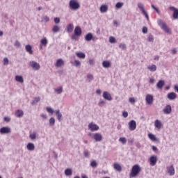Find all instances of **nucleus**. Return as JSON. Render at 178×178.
Here are the masks:
<instances>
[{"label":"nucleus","mask_w":178,"mask_h":178,"mask_svg":"<svg viewBox=\"0 0 178 178\" xmlns=\"http://www.w3.org/2000/svg\"><path fill=\"white\" fill-rule=\"evenodd\" d=\"M93 138L97 142L102 141V135L99 133H96L93 135Z\"/></svg>","instance_id":"ddd939ff"},{"label":"nucleus","mask_w":178,"mask_h":178,"mask_svg":"<svg viewBox=\"0 0 178 178\" xmlns=\"http://www.w3.org/2000/svg\"><path fill=\"white\" fill-rule=\"evenodd\" d=\"M150 165L155 166L156 165V162H158V157L156 156H152L150 157Z\"/></svg>","instance_id":"1a4fd4ad"},{"label":"nucleus","mask_w":178,"mask_h":178,"mask_svg":"<svg viewBox=\"0 0 178 178\" xmlns=\"http://www.w3.org/2000/svg\"><path fill=\"white\" fill-rule=\"evenodd\" d=\"M103 67H105V69H108L111 67V61L109 60H104L102 63Z\"/></svg>","instance_id":"a878e982"},{"label":"nucleus","mask_w":178,"mask_h":178,"mask_svg":"<svg viewBox=\"0 0 178 178\" xmlns=\"http://www.w3.org/2000/svg\"><path fill=\"white\" fill-rule=\"evenodd\" d=\"M177 95L175 93V92H172L168 94L167 98L170 99V101H173V99H176Z\"/></svg>","instance_id":"f8f14e48"},{"label":"nucleus","mask_w":178,"mask_h":178,"mask_svg":"<svg viewBox=\"0 0 178 178\" xmlns=\"http://www.w3.org/2000/svg\"><path fill=\"white\" fill-rule=\"evenodd\" d=\"M119 141H121L122 144H126V143H127V139L124 137H121L119 138Z\"/></svg>","instance_id":"49530a36"},{"label":"nucleus","mask_w":178,"mask_h":178,"mask_svg":"<svg viewBox=\"0 0 178 178\" xmlns=\"http://www.w3.org/2000/svg\"><path fill=\"white\" fill-rule=\"evenodd\" d=\"M154 126L159 130L161 129V127H162V122L159 120H156L154 121Z\"/></svg>","instance_id":"5701e85b"},{"label":"nucleus","mask_w":178,"mask_h":178,"mask_svg":"<svg viewBox=\"0 0 178 178\" xmlns=\"http://www.w3.org/2000/svg\"><path fill=\"white\" fill-rule=\"evenodd\" d=\"M49 126H54L55 124V118L51 117L49 120Z\"/></svg>","instance_id":"ea45409f"},{"label":"nucleus","mask_w":178,"mask_h":178,"mask_svg":"<svg viewBox=\"0 0 178 178\" xmlns=\"http://www.w3.org/2000/svg\"><path fill=\"white\" fill-rule=\"evenodd\" d=\"M10 128L8 127H3L0 129L1 134H9L10 133Z\"/></svg>","instance_id":"6e6552de"},{"label":"nucleus","mask_w":178,"mask_h":178,"mask_svg":"<svg viewBox=\"0 0 178 178\" xmlns=\"http://www.w3.org/2000/svg\"><path fill=\"white\" fill-rule=\"evenodd\" d=\"M65 176H72L73 175V170L71 168H67L65 170Z\"/></svg>","instance_id":"2f4dec72"},{"label":"nucleus","mask_w":178,"mask_h":178,"mask_svg":"<svg viewBox=\"0 0 178 178\" xmlns=\"http://www.w3.org/2000/svg\"><path fill=\"white\" fill-rule=\"evenodd\" d=\"M80 3L77 0H70L69 2V8L71 10H79Z\"/></svg>","instance_id":"f03ea898"},{"label":"nucleus","mask_w":178,"mask_h":178,"mask_svg":"<svg viewBox=\"0 0 178 178\" xmlns=\"http://www.w3.org/2000/svg\"><path fill=\"white\" fill-rule=\"evenodd\" d=\"M140 173H141V166L138 164L134 165L131 168L129 177H137Z\"/></svg>","instance_id":"f257e3e1"},{"label":"nucleus","mask_w":178,"mask_h":178,"mask_svg":"<svg viewBox=\"0 0 178 178\" xmlns=\"http://www.w3.org/2000/svg\"><path fill=\"white\" fill-rule=\"evenodd\" d=\"M163 87H165V81L159 80L156 84V88H159V90H162Z\"/></svg>","instance_id":"f3484780"},{"label":"nucleus","mask_w":178,"mask_h":178,"mask_svg":"<svg viewBox=\"0 0 178 178\" xmlns=\"http://www.w3.org/2000/svg\"><path fill=\"white\" fill-rule=\"evenodd\" d=\"M24 113L22 110H17L15 112L16 118H23Z\"/></svg>","instance_id":"7c9ffc66"},{"label":"nucleus","mask_w":178,"mask_h":178,"mask_svg":"<svg viewBox=\"0 0 178 178\" xmlns=\"http://www.w3.org/2000/svg\"><path fill=\"white\" fill-rule=\"evenodd\" d=\"M46 111L48 113H51V115H54V112H55L51 107H46Z\"/></svg>","instance_id":"4c0bfd02"},{"label":"nucleus","mask_w":178,"mask_h":178,"mask_svg":"<svg viewBox=\"0 0 178 178\" xmlns=\"http://www.w3.org/2000/svg\"><path fill=\"white\" fill-rule=\"evenodd\" d=\"M40 42L42 45H43V47H47V45L48 44V40L47 39V38H44L40 40Z\"/></svg>","instance_id":"72a5a7b5"},{"label":"nucleus","mask_w":178,"mask_h":178,"mask_svg":"<svg viewBox=\"0 0 178 178\" xmlns=\"http://www.w3.org/2000/svg\"><path fill=\"white\" fill-rule=\"evenodd\" d=\"M99 104H100L102 105H105L106 102L104 100H100Z\"/></svg>","instance_id":"338daca9"},{"label":"nucleus","mask_w":178,"mask_h":178,"mask_svg":"<svg viewBox=\"0 0 178 178\" xmlns=\"http://www.w3.org/2000/svg\"><path fill=\"white\" fill-rule=\"evenodd\" d=\"M109 42H111V44H116V39L115 38V37L111 36L109 38Z\"/></svg>","instance_id":"79ce46f5"},{"label":"nucleus","mask_w":178,"mask_h":178,"mask_svg":"<svg viewBox=\"0 0 178 178\" xmlns=\"http://www.w3.org/2000/svg\"><path fill=\"white\" fill-rule=\"evenodd\" d=\"M14 45H15V47H16V48H19L20 47V42L19 41L16 40Z\"/></svg>","instance_id":"4d7b16f0"},{"label":"nucleus","mask_w":178,"mask_h":178,"mask_svg":"<svg viewBox=\"0 0 178 178\" xmlns=\"http://www.w3.org/2000/svg\"><path fill=\"white\" fill-rule=\"evenodd\" d=\"M152 9H154V10H156V12L157 13H159V9H158V8H156V6H154V4H152Z\"/></svg>","instance_id":"680f3d73"},{"label":"nucleus","mask_w":178,"mask_h":178,"mask_svg":"<svg viewBox=\"0 0 178 178\" xmlns=\"http://www.w3.org/2000/svg\"><path fill=\"white\" fill-rule=\"evenodd\" d=\"M36 137H37V134H35V132H33V134H31L29 135V138H31V140H35Z\"/></svg>","instance_id":"a19ab883"},{"label":"nucleus","mask_w":178,"mask_h":178,"mask_svg":"<svg viewBox=\"0 0 178 178\" xmlns=\"http://www.w3.org/2000/svg\"><path fill=\"white\" fill-rule=\"evenodd\" d=\"M75 35L80 37L82 34L81 28L80 26H76L74 31Z\"/></svg>","instance_id":"2eb2a0df"},{"label":"nucleus","mask_w":178,"mask_h":178,"mask_svg":"<svg viewBox=\"0 0 178 178\" xmlns=\"http://www.w3.org/2000/svg\"><path fill=\"white\" fill-rule=\"evenodd\" d=\"M94 80V76L92 74H88L87 75V81L88 83H91Z\"/></svg>","instance_id":"e433bc0d"},{"label":"nucleus","mask_w":178,"mask_h":178,"mask_svg":"<svg viewBox=\"0 0 178 178\" xmlns=\"http://www.w3.org/2000/svg\"><path fill=\"white\" fill-rule=\"evenodd\" d=\"M137 6H138L139 10H140V12H142V13H144L145 12V8L144 4L143 3L139 2V3H138Z\"/></svg>","instance_id":"b1692460"},{"label":"nucleus","mask_w":178,"mask_h":178,"mask_svg":"<svg viewBox=\"0 0 178 178\" xmlns=\"http://www.w3.org/2000/svg\"><path fill=\"white\" fill-rule=\"evenodd\" d=\"M15 81H17V83H21V84H23V83H24V79L22 75L15 76Z\"/></svg>","instance_id":"aec40b11"},{"label":"nucleus","mask_w":178,"mask_h":178,"mask_svg":"<svg viewBox=\"0 0 178 178\" xmlns=\"http://www.w3.org/2000/svg\"><path fill=\"white\" fill-rule=\"evenodd\" d=\"M170 10H173V18L174 19H178V9L173 7V6H170Z\"/></svg>","instance_id":"4468645a"},{"label":"nucleus","mask_w":178,"mask_h":178,"mask_svg":"<svg viewBox=\"0 0 178 178\" xmlns=\"http://www.w3.org/2000/svg\"><path fill=\"white\" fill-rule=\"evenodd\" d=\"M88 127L89 129H90V131H97L99 130V127L92 122H90L88 124Z\"/></svg>","instance_id":"0eeeda50"},{"label":"nucleus","mask_w":178,"mask_h":178,"mask_svg":"<svg viewBox=\"0 0 178 178\" xmlns=\"http://www.w3.org/2000/svg\"><path fill=\"white\" fill-rule=\"evenodd\" d=\"M122 116H123L124 118H127V116H129V113H127V111H124V112L122 113Z\"/></svg>","instance_id":"e2e57ef3"},{"label":"nucleus","mask_w":178,"mask_h":178,"mask_svg":"<svg viewBox=\"0 0 178 178\" xmlns=\"http://www.w3.org/2000/svg\"><path fill=\"white\" fill-rule=\"evenodd\" d=\"M163 112L165 113L166 115H169L172 112V106L170 105H167L163 108Z\"/></svg>","instance_id":"dca6fc26"},{"label":"nucleus","mask_w":178,"mask_h":178,"mask_svg":"<svg viewBox=\"0 0 178 178\" xmlns=\"http://www.w3.org/2000/svg\"><path fill=\"white\" fill-rule=\"evenodd\" d=\"M56 115L57 116V120H58V122H62V113H60V109H57L55 111Z\"/></svg>","instance_id":"6ab92c4d"},{"label":"nucleus","mask_w":178,"mask_h":178,"mask_svg":"<svg viewBox=\"0 0 178 178\" xmlns=\"http://www.w3.org/2000/svg\"><path fill=\"white\" fill-rule=\"evenodd\" d=\"M42 22H44L45 23L49 22V17H48V16H47V15L42 17Z\"/></svg>","instance_id":"de8ad7c7"},{"label":"nucleus","mask_w":178,"mask_h":178,"mask_svg":"<svg viewBox=\"0 0 178 178\" xmlns=\"http://www.w3.org/2000/svg\"><path fill=\"white\" fill-rule=\"evenodd\" d=\"M103 98L106 101H112V96L108 92L104 91L103 92Z\"/></svg>","instance_id":"9d476101"},{"label":"nucleus","mask_w":178,"mask_h":178,"mask_svg":"<svg viewBox=\"0 0 178 178\" xmlns=\"http://www.w3.org/2000/svg\"><path fill=\"white\" fill-rule=\"evenodd\" d=\"M101 13H106L108 12V6L107 5H102L100 7Z\"/></svg>","instance_id":"cd10ccee"},{"label":"nucleus","mask_w":178,"mask_h":178,"mask_svg":"<svg viewBox=\"0 0 178 178\" xmlns=\"http://www.w3.org/2000/svg\"><path fill=\"white\" fill-rule=\"evenodd\" d=\"M81 63H80L79 60H74V66H76V67L81 66Z\"/></svg>","instance_id":"3c124183"},{"label":"nucleus","mask_w":178,"mask_h":178,"mask_svg":"<svg viewBox=\"0 0 178 178\" xmlns=\"http://www.w3.org/2000/svg\"><path fill=\"white\" fill-rule=\"evenodd\" d=\"M148 137L152 141H157L156 136L153 134H149Z\"/></svg>","instance_id":"f704fd0d"},{"label":"nucleus","mask_w":178,"mask_h":178,"mask_svg":"<svg viewBox=\"0 0 178 178\" xmlns=\"http://www.w3.org/2000/svg\"><path fill=\"white\" fill-rule=\"evenodd\" d=\"M93 38H94V36L92 35V33H88V34H86V35L85 37L86 41H88V42L91 41V40H92Z\"/></svg>","instance_id":"c756f323"},{"label":"nucleus","mask_w":178,"mask_h":178,"mask_svg":"<svg viewBox=\"0 0 178 178\" xmlns=\"http://www.w3.org/2000/svg\"><path fill=\"white\" fill-rule=\"evenodd\" d=\"M76 55L77 58H79L80 59H86V54L83 53L81 51H79L76 53Z\"/></svg>","instance_id":"bb28decb"},{"label":"nucleus","mask_w":178,"mask_h":178,"mask_svg":"<svg viewBox=\"0 0 178 178\" xmlns=\"http://www.w3.org/2000/svg\"><path fill=\"white\" fill-rule=\"evenodd\" d=\"M147 41H149V42H154V36L152 35H149L147 37Z\"/></svg>","instance_id":"09e8293b"},{"label":"nucleus","mask_w":178,"mask_h":178,"mask_svg":"<svg viewBox=\"0 0 178 178\" xmlns=\"http://www.w3.org/2000/svg\"><path fill=\"white\" fill-rule=\"evenodd\" d=\"M167 172L170 176H174L175 175V167L173 165H170V167H167Z\"/></svg>","instance_id":"9b49d317"},{"label":"nucleus","mask_w":178,"mask_h":178,"mask_svg":"<svg viewBox=\"0 0 178 178\" xmlns=\"http://www.w3.org/2000/svg\"><path fill=\"white\" fill-rule=\"evenodd\" d=\"M142 15H144L145 17H146L147 20H149V17H148V13H147V11H145L142 13Z\"/></svg>","instance_id":"bf43d9fd"},{"label":"nucleus","mask_w":178,"mask_h":178,"mask_svg":"<svg viewBox=\"0 0 178 178\" xmlns=\"http://www.w3.org/2000/svg\"><path fill=\"white\" fill-rule=\"evenodd\" d=\"M145 101L147 105H152L154 104V96L152 95H147L145 97Z\"/></svg>","instance_id":"423d86ee"},{"label":"nucleus","mask_w":178,"mask_h":178,"mask_svg":"<svg viewBox=\"0 0 178 178\" xmlns=\"http://www.w3.org/2000/svg\"><path fill=\"white\" fill-rule=\"evenodd\" d=\"M26 148L28 151H34V149H35V146L34 145V143H29L26 145Z\"/></svg>","instance_id":"412c9836"},{"label":"nucleus","mask_w":178,"mask_h":178,"mask_svg":"<svg viewBox=\"0 0 178 178\" xmlns=\"http://www.w3.org/2000/svg\"><path fill=\"white\" fill-rule=\"evenodd\" d=\"M119 48H120V49H124V50L127 49V47L126 46V44H123V43H120L119 44Z\"/></svg>","instance_id":"a18cd8bd"},{"label":"nucleus","mask_w":178,"mask_h":178,"mask_svg":"<svg viewBox=\"0 0 178 178\" xmlns=\"http://www.w3.org/2000/svg\"><path fill=\"white\" fill-rule=\"evenodd\" d=\"M72 40H74L75 41H77L79 40V38H77V35L73 34L71 37Z\"/></svg>","instance_id":"6e6d98bb"},{"label":"nucleus","mask_w":178,"mask_h":178,"mask_svg":"<svg viewBox=\"0 0 178 178\" xmlns=\"http://www.w3.org/2000/svg\"><path fill=\"white\" fill-rule=\"evenodd\" d=\"M64 65H65V60H63V59L62 58L58 59L56 63V66L57 67H62V66H63Z\"/></svg>","instance_id":"a211bd4d"},{"label":"nucleus","mask_w":178,"mask_h":178,"mask_svg":"<svg viewBox=\"0 0 178 178\" xmlns=\"http://www.w3.org/2000/svg\"><path fill=\"white\" fill-rule=\"evenodd\" d=\"M3 65H9V60L8 59V58H3Z\"/></svg>","instance_id":"13d9d810"},{"label":"nucleus","mask_w":178,"mask_h":178,"mask_svg":"<svg viewBox=\"0 0 178 178\" xmlns=\"http://www.w3.org/2000/svg\"><path fill=\"white\" fill-rule=\"evenodd\" d=\"M89 64L94 65V60H92V59L89 60Z\"/></svg>","instance_id":"774afa93"},{"label":"nucleus","mask_w":178,"mask_h":178,"mask_svg":"<svg viewBox=\"0 0 178 178\" xmlns=\"http://www.w3.org/2000/svg\"><path fill=\"white\" fill-rule=\"evenodd\" d=\"M129 101L130 104H136V99L134 97H130Z\"/></svg>","instance_id":"603ef678"},{"label":"nucleus","mask_w":178,"mask_h":178,"mask_svg":"<svg viewBox=\"0 0 178 178\" xmlns=\"http://www.w3.org/2000/svg\"><path fill=\"white\" fill-rule=\"evenodd\" d=\"M40 101H41V97H35L34 100L31 102V105H35L38 102H40Z\"/></svg>","instance_id":"c9c22d12"},{"label":"nucleus","mask_w":178,"mask_h":178,"mask_svg":"<svg viewBox=\"0 0 178 178\" xmlns=\"http://www.w3.org/2000/svg\"><path fill=\"white\" fill-rule=\"evenodd\" d=\"M54 23H56V24H59V23H60V19L59 17H55Z\"/></svg>","instance_id":"5fc2aeb1"},{"label":"nucleus","mask_w":178,"mask_h":178,"mask_svg":"<svg viewBox=\"0 0 178 178\" xmlns=\"http://www.w3.org/2000/svg\"><path fill=\"white\" fill-rule=\"evenodd\" d=\"M4 120H5V122H10V118L5 117Z\"/></svg>","instance_id":"69168bd1"},{"label":"nucleus","mask_w":178,"mask_h":178,"mask_svg":"<svg viewBox=\"0 0 178 178\" xmlns=\"http://www.w3.org/2000/svg\"><path fill=\"white\" fill-rule=\"evenodd\" d=\"M113 168L115 170H117V172H122V166L120 165V164L115 163L113 165Z\"/></svg>","instance_id":"c85d7f7f"},{"label":"nucleus","mask_w":178,"mask_h":178,"mask_svg":"<svg viewBox=\"0 0 178 178\" xmlns=\"http://www.w3.org/2000/svg\"><path fill=\"white\" fill-rule=\"evenodd\" d=\"M59 30H60V29H59V26H58V25H55L52 29L53 33H58V31H59Z\"/></svg>","instance_id":"c03bdc74"},{"label":"nucleus","mask_w":178,"mask_h":178,"mask_svg":"<svg viewBox=\"0 0 178 178\" xmlns=\"http://www.w3.org/2000/svg\"><path fill=\"white\" fill-rule=\"evenodd\" d=\"M63 91V88H62V86L55 89V92H56V94H62Z\"/></svg>","instance_id":"58836bf2"},{"label":"nucleus","mask_w":178,"mask_h":178,"mask_svg":"<svg viewBox=\"0 0 178 178\" xmlns=\"http://www.w3.org/2000/svg\"><path fill=\"white\" fill-rule=\"evenodd\" d=\"M25 49L26 52H29L30 55H33V47L30 44H26L25 46Z\"/></svg>","instance_id":"393cba45"},{"label":"nucleus","mask_w":178,"mask_h":178,"mask_svg":"<svg viewBox=\"0 0 178 178\" xmlns=\"http://www.w3.org/2000/svg\"><path fill=\"white\" fill-rule=\"evenodd\" d=\"M29 66L33 69V70L38 71L40 69H41V65H40V63L31 60L29 62Z\"/></svg>","instance_id":"20e7f679"},{"label":"nucleus","mask_w":178,"mask_h":178,"mask_svg":"<svg viewBox=\"0 0 178 178\" xmlns=\"http://www.w3.org/2000/svg\"><path fill=\"white\" fill-rule=\"evenodd\" d=\"M142 32L143 33V34H147V33H148V28H147V26H143Z\"/></svg>","instance_id":"8fccbe9b"},{"label":"nucleus","mask_w":178,"mask_h":178,"mask_svg":"<svg viewBox=\"0 0 178 178\" xmlns=\"http://www.w3.org/2000/svg\"><path fill=\"white\" fill-rule=\"evenodd\" d=\"M157 23H158L159 26L161 27V29H162V30H163V31H165L168 34H170V29H169L168 25H166V23H165V22H163V20L159 19L157 21Z\"/></svg>","instance_id":"7ed1b4c3"},{"label":"nucleus","mask_w":178,"mask_h":178,"mask_svg":"<svg viewBox=\"0 0 178 178\" xmlns=\"http://www.w3.org/2000/svg\"><path fill=\"white\" fill-rule=\"evenodd\" d=\"M83 154H84V156H86V158H88V156H90V152H88V151H85L84 152H83Z\"/></svg>","instance_id":"052dcab7"},{"label":"nucleus","mask_w":178,"mask_h":178,"mask_svg":"<svg viewBox=\"0 0 178 178\" xmlns=\"http://www.w3.org/2000/svg\"><path fill=\"white\" fill-rule=\"evenodd\" d=\"M122 6H123V3L122 2H118L115 5V8L117 9H122Z\"/></svg>","instance_id":"37998d69"},{"label":"nucleus","mask_w":178,"mask_h":178,"mask_svg":"<svg viewBox=\"0 0 178 178\" xmlns=\"http://www.w3.org/2000/svg\"><path fill=\"white\" fill-rule=\"evenodd\" d=\"M73 29H74L73 24H69L67 25L65 30L67 33H72V31H73Z\"/></svg>","instance_id":"4be33fe9"},{"label":"nucleus","mask_w":178,"mask_h":178,"mask_svg":"<svg viewBox=\"0 0 178 178\" xmlns=\"http://www.w3.org/2000/svg\"><path fill=\"white\" fill-rule=\"evenodd\" d=\"M129 129L131 131H134L136 129H137V122L134 120H131L129 122Z\"/></svg>","instance_id":"39448f33"},{"label":"nucleus","mask_w":178,"mask_h":178,"mask_svg":"<svg viewBox=\"0 0 178 178\" xmlns=\"http://www.w3.org/2000/svg\"><path fill=\"white\" fill-rule=\"evenodd\" d=\"M90 166L92 168H97V161H93L90 163Z\"/></svg>","instance_id":"864d4df0"},{"label":"nucleus","mask_w":178,"mask_h":178,"mask_svg":"<svg viewBox=\"0 0 178 178\" xmlns=\"http://www.w3.org/2000/svg\"><path fill=\"white\" fill-rule=\"evenodd\" d=\"M149 83H150V84H154L155 83V79L154 78H150Z\"/></svg>","instance_id":"0e129e2a"},{"label":"nucleus","mask_w":178,"mask_h":178,"mask_svg":"<svg viewBox=\"0 0 178 178\" xmlns=\"http://www.w3.org/2000/svg\"><path fill=\"white\" fill-rule=\"evenodd\" d=\"M147 69H148L150 72H156V65H149V66L147 67Z\"/></svg>","instance_id":"473e14b6"}]
</instances>
